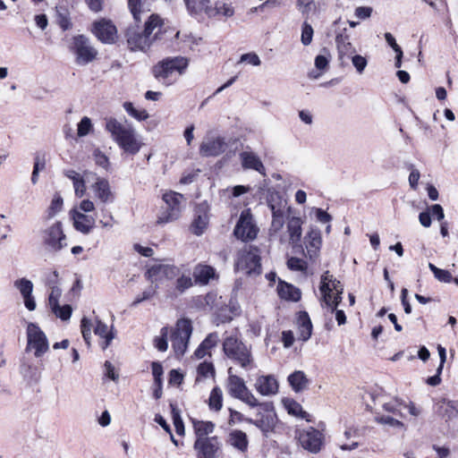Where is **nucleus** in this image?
Returning <instances> with one entry per match:
<instances>
[{"label": "nucleus", "instance_id": "nucleus-1", "mask_svg": "<svg viewBox=\"0 0 458 458\" xmlns=\"http://www.w3.org/2000/svg\"><path fill=\"white\" fill-rule=\"evenodd\" d=\"M163 22L157 14H151L145 23L143 31L131 27L126 31L128 47L132 51H147L156 40H161Z\"/></svg>", "mask_w": 458, "mask_h": 458}, {"label": "nucleus", "instance_id": "nucleus-2", "mask_svg": "<svg viewBox=\"0 0 458 458\" xmlns=\"http://www.w3.org/2000/svg\"><path fill=\"white\" fill-rule=\"evenodd\" d=\"M105 128L125 153L135 155L141 148L143 143L131 126L124 125L115 118L107 117L105 118Z\"/></svg>", "mask_w": 458, "mask_h": 458}, {"label": "nucleus", "instance_id": "nucleus-3", "mask_svg": "<svg viewBox=\"0 0 458 458\" xmlns=\"http://www.w3.org/2000/svg\"><path fill=\"white\" fill-rule=\"evenodd\" d=\"M225 355L244 369L255 368L251 347L235 335H228L223 341Z\"/></svg>", "mask_w": 458, "mask_h": 458}, {"label": "nucleus", "instance_id": "nucleus-4", "mask_svg": "<svg viewBox=\"0 0 458 458\" xmlns=\"http://www.w3.org/2000/svg\"><path fill=\"white\" fill-rule=\"evenodd\" d=\"M267 204L272 212V221L268 230L270 238L277 240L284 244L287 242L286 234L282 233L284 225L286 202L278 193L271 194Z\"/></svg>", "mask_w": 458, "mask_h": 458}, {"label": "nucleus", "instance_id": "nucleus-5", "mask_svg": "<svg viewBox=\"0 0 458 458\" xmlns=\"http://www.w3.org/2000/svg\"><path fill=\"white\" fill-rule=\"evenodd\" d=\"M319 291L321 304L334 310L342 301L344 286L329 271H326L320 278Z\"/></svg>", "mask_w": 458, "mask_h": 458}, {"label": "nucleus", "instance_id": "nucleus-6", "mask_svg": "<svg viewBox=\"0 0 458 458\" xmlns=\"http://www.w3.org/2000/svg\"><path fill=\"white\" fill-rule=\"evenodd\" d=\"M188 64L189 60L186 57L166 58L154 66L153 73L159 81L170 84L175 80L174 74H182L188 67Z\"/></svg>", "mask_w": 458, "mask_h": 458}, {"label": "nucleus", "instance_id": "nucleus-7", "mask_svg": "<svg viewBox=\"0 0 458 458\" xmlns=\"http://www.w3.org/2000/svg\"><path fill=\"white\" fill-rule=\"evenodd\" d=\"M192 329L191 321L187 318L179 319L175 327L170 328V341L177 356H182L185 353Z\"/></svg>", "mask_w": 458, "mask_h": 458}, {"label": "nucleus", "instance_id": "nucleus-8", "mask_svg": "<svg viewBox=\"0 0 458 458\" xmlns=\"http://www.w3.org/2000/svg\"><path fill=\"white\" fill-rule=\"evenodd\" d=\"M165 206L157 216V223L165 225L177 220L182 213V203L183 196L175 191H169L163 194Z\"/></svg>", "mask_w": 458, "mask_h": 458}, {"label": "nucleus", "instance_id": "nucleus-9", "mask_svg": "<svg viewBox=\"0 0 458 458\" xmlns=\"http://www.w3.org/2000/svg\"><path fill=\"white\" fill-rule=\"evenodd\" d=\"M232 368L228 369L227 391L229 394L245 403L250 407L260 405L255 395L249 390L244 380L239 376L231 374Z\"/></svg>", "mask_w": 458, "mask_h": 458}, {"label": "nucleus", "instance_id": "nucleus-10", "mask_svg": "<svg viewBox=\"0 0 458 458\" xmlns=\"http://www.w3.org/2000/svg\"><path fill=\"white\" fill-rule=\"evenodd\" d=\"M81 328L84 341L88 345L90 344L89 339L91 335V329L93 328L95 335L103 339V342L101 343L103 350L106 349L114 338V335L109 329L108 326L98 318H96L93 324L88 318H83L81 319Z\"/></svg>", "mask_w": 458, "mask_h": 458}, {"label": "nucleus", "instance_id": "nucleus-11", "mask_svg": "<svg viewBox=\"0 0 458 458\" xmlns=\"http://www.w3.org/2000/svg\"><path fill=\"white\" fill-rule=\"evenodd\" d=\"M42 242L47 250L54 252L67 247V238L60 221H55L42 231Z\"/></svg>", "mask_w": 458, "mask_h": 458}, {"label": "nucleus", "instance_id": "nucleus-12", "mask_svg": "<svg viewBox=\"0 0 458 458\" xmlns=\"http://www.w3.org/2000/svg\"><path fill=\"white\" fill-rule=\"evenodd\" d=\"M259 231L250 209H243L233 229L234 236L242 242H250L257 238Z\"/></svg>", "mask_w": 458, "mask_h": 458}, {"label": "nucleus", "instance_id": "nucleus-13", "mask_svg": "<svg viewBox=\"0 0 458 458\" xmlns=\"http://www.w3.org/2000/svg\"><path fill=\"white\" fill-rule=\"evenodd\" d=\"M295 437L301 446L311 454L319 453L324 445V434L313 427L297 429Z\"/></svg>", "mask_w": 458, "mask_h": 458}, {"label": "nucleus", "instance_id": "nucleus-14", "mask_svg": "<svg viewBox=\"0 0 458 458\" xmlns=\"http://www.w3.org/2000/svg\"><path fill=\"white\" fill-rule=\"evenodd\" d=\"M235 266L238 271H243L248 275H259L261 264L259 249L250 246L242 250L238 255Z\"/></svg>", "mask_w": 458, "mask_h": 458}, {"label": "nucleus", "instance_id": "nucleus-15", "mask_svg": "<svg viewBox=\"0 0 458 458\" xmlns=\"http://www.w3.org/2000/svg\"><path fill=\"white\" fill-rule=\"evenodd\" d=\"M72 50L76 56V63L80 65L91 63L98 55L97 49L83 35H78L72 38Z\"/></svg>", "mask_w": 458, "mask_h": 458}, {"label": "nucleus", "instance_id": "nucleus-16", "mask_svg": "<svg viewBox=\"0 0 458 458\" xmlns=\"http://www.w3.org/2000/svg\"><path fill=\"white\" fill-rule=\"evenodd\" d=\"M27 349L34 350V355L37 358L45 354L48 349L49 344L45 333L35 323H29L27 326Z\"/></svg>", "mask_w": 458, "mask_h": 458}, {"label": "nucleus", "instance_id": "nucleus-17", "mask_svg": "<svg viewBox=\"0 0 458 458\" xmlns=\"http://www.w3.org/2000/svg\"><path fill=\"white\" fill-rule=\"evenodd\" d=\"M180 269L172 264H155L149 267L146 272V277L152 284H163L178 276Z\"/></svg>", "mask_w": 458, "mask_h": 458}, {"label": "nucleus", "instance_id": "nucleus-18", "mask_svg": "<svg viewBox=\"0 0 458 458\" xmlns=\"http://www.w3.org/2000/svg\"><path fill=\"white\" fill-rule=\"evenodd\" d=\"M221 448V443L216 437L197 438L194 449L198 458H216Z\"/></svg>", "mask_w": 458, "mask_h": 458}, {"label": "nucleus", "instance_id": "nucleus-19", "mask_svg": "<svg viewBox=\"0 0 458 458\" xmlns=\"http://www.w3.org/2000/svg\"><path fill=\"white\" fill-rule=\"evenodd\" d=\"M304 242L307 250L306 257L311 260H316L322 245L320 230L311 226L304 238Z\"/></svg>", "mask_w": 458, "mask_h": 458}, {"label": "nucleus", "instance_id": "nucleus-20", "mask_svg": "<svg viewBox=\"0 0 458 458\" xmlns=\"http://www.w3.org/2000/svg\"><path fill=\"white\" fill-rule=\"evenodd\" d=\"M94 35L105 44H113L117 38L116 27L110 21L101 20L94 23Z\"/></svg>", "mask_w": 458, "mask_h": 458}, {"label": "nucleus", "instance_id": "nucleus-21", "mask_svg": "<svg viewBox=\"0 0 458 458\" xmlns=\"http://www.w3.org/2000/svg\"><path fill=\"white\" fill-rule=\"evenodd\" d=\"M189 14L198 21H205L212 13V0H183Z\"/></svg>", "mask_w": 458, "mask_h": 458}, {"label": "nucleus", "instance_id": "nucleus-22", "mask_svg": "<svg viewBox=\"0 0 458 458\" xmlns=\"http://www.w3.org/2000/svg\"><path fill=\"white\" fill-rule=\"evenodd\" d=\"M13 286L19 291L26 309L30 311L35 310L37 304L32 294L34 287L33 283L30 280L23 277L15 280L13 282Z\"/></svg>", "mask_w": 458, "mask_h": 458}, {"label": "nucleus", "instance_id": "nucleus-23", "mask_svg": "<svg viewBox=\"0 0 458 458\" xmlns=\"http://www.w3.org/2000/svg\"><path fill=\"white\" fill-rule=\"evenodd\" d=\"M226 142L223 137H208L199 147V154L203 157H216L226 149Z\"/></svg>", "mask_w": 458, "mask_h": 458}, {"label": "nucleus", "instance_id": "nucleus-24", "mask_svg": "<svg viewBox=\"0 0 458 458\" xmlns=\"http://www.w3.org/2000/svg\"><path fill=\"white\" fill-rule=\"evenodd\" d=\"M95 198L101 204L112 203L114 200V193L111 190L109 182L102 177H97L96 182L90 186Z\"/></svg>", "mask_w": 458, "mask_h": 458}, {"label": "nucleus", "instance_id": "nucleus-25", "mask_svg": "<svg viewBox=\"0 0 458 458\" xmlns=\"http://www.w3.org/2000/svg\"><path fill=\"white\" fill-rule=\"evenodd\" d=\"M335 44L339 59L343 63L345 60H349L356 53V49L350 40V35L347 33L346 29H344L342 32L336 35Z\"/></svg>", "mask_w": 458, "mask_h": 458}, {"label": "nucleus", "instance_id": "nucleus-26", "mask_svg": "<svg viewBox=\"0 0 458 458\" xmlns=\"http://www.w3.org/2000/svg\"><path fill=\"white\" fill-rule=\"evenodd\" d=\"M70 215L73 221V226L78 232L89 234L95 227L96 219L93 216L83 214L76 209H72Z\"/></svg>", "mask_w": 458, "mask_h": 458}, {"label": "nucleus", "instance_id": "nucleus-27", "mask_svg": "<svg viewBox=\"0 0 458 458\" xmlns=\"http://www.w3.org/2000/svg\"><path fill=\"white\" fill-rule=\"evenodd\" d=\"M208 206L199 204L195 209L194 218L191 225V233L197 236L203 234L208 225Z\"/></svg>", "mask_w": 458, "mask_h": 458}, {"label": "nucleus", "instance_id": "nucleus-28", "mask_svg": "<svg viewBox=\"0 0 458 458\" xmlns=\"http://www.w3.org/2000/svg\"><path fill=\"white\" fill-rule=\"evenodd\" d=\"M255 389L264 396H270L277 394L278 383L274 376H259L255 382Z\"/></svg>", "mask_w": 458, "mask_h": 458}, {"label": "nucleus", "instance_id": "nucleus-29", "mask_svg": "<svg viewBox=\"0 0 458 458\" xmlns=\"http://www.w3.org/2000/svg\"><path fill=\"white\" fill-rule=\"evenodd\" d=\"M240 159L243 169L254 170L262 175H266V168L256 153L252 151H243L240 154Z\"/></svg>", "mask_w": 458, "mask_h": 458}, {"label": "nucleus", "instance_id": "nucleus-30", "mask_svg": "<svg viewBox=\"0 0 458 458\" xmlns=\"http://www.w3.org/2000/svg\"><path fill=\"white\" fill-rule=\"evenodd\" d=\"M302 235V220L298 216H292L287 221V242L293 246L299 244Z\"/></svg>", "mask_w": 458, "mask_h": 458}, {"label": "nucleus", "instance_id": "nucleus-31", "mask_svg": "<svg viewBox=\"0 0 458 458\" xmlns=\"http://www.w3.org/2000/svg\"><path fill=\"white\" fill-rule=\"evenodd\" d=\"M226 444L237 450L239 453L244 454L248 451L249 439L245 432L239 429H233L228 434Z\"/></svg>", "mask_w": 458, "mask_h": 458}, {"label": "nucleus", "instance_id": "nucleus-32", "mask_svg": "<svg viewBox=\"0 0 458 458\" xmlns=\"http://www.w3.org/2000/svg\"><path fill=\"white\" fill-rule=\"evenodd\" d=\"M193 277L197 284L207 285L210 280L216 279L218 276L214 267L198 264L193 269Z\"/></svg>", "mask_w": 458, "mask_h": 458}, {"label": "nucleus", "instance_id": "nucleus-33", "mask_svg": "<svg viewBox=\"0 0 458 458\" xmlns=\"http://www.w3.org/2000/svg\"><path fill=\"white\" fill-rule=\"evenodd\" d=\"M64 174L72 182L75 196L78 198L83 197L87 190L84 176L90 174V173L85 172L84 175H81L72 169H66L64 170Z\"/></svg>", "mask_w": 458, "mask_h": 458}, {"label": "nucleus", "instance_id": "nucleus-34", "mask_svg": "<svg viewBox=\"0 0 458 458\" xmlns=\"http://www.w3.org/2000/svg\"><path fill=\"white\" fill-rule=\"evenodd\" d=\"M219 340L216 333L209 334L194 352L196 359H202L206 355L210 356V351L217 344Z\"/></svg>", "mask_w": 458, "mask_h": 458}, {"label": "nucleus", "instance_id": "nucleus-35", "mask_svg": "<svg viewBox=\"0 0 458 458\" xmlns=\"http://www.w3.org/2000/svg\"><path fill=\"white\" fill-rule=\"evenodd\" d=\"M128 5L136 22L150 11V0H128Z\"/></svg>", "mask_w": 458, "mask_h": 458}, {"label": "nucleus", "instance_id": "nucleus-36", "mask_svg": "<svg viewBox=\"0 0 458 458\" xmlns=\"http://www.w3.org/2000/svg\"><path fill=\"white\" fill-rule=\"evenodd\" d=\"M299 338L302 341L310 339L312 333V324L307 312L301 311L298 317Z\"/></svg>", "mask_w": 458, "mask_h": 458}, {"label": "nucleus", "instance_id": "nucleus-37", "mask_svg": "<svg viewBox=\"0 0 458 458\" xmlns=\"http://www.w3.org/2000/svg\"><path fill=\"white\" fill-rule=\"evenodd\" d=\"M438 412L446 421L451 420L458 415V403L442 400L438 403Z\"/></svg>", "mask_w": 458, "mask_h": 458}, {"label": "nucleus", "instance_id": "nucleus-38", "mask_svg": "<svg viewBox=\"0 0 458 458\" xmlns=\"http://www.w3.org/2000/svg\"><path fill=\"white\" fill-rule=\"evenodd\" d=\"M288 382L295 392L305 390L310 383L303 371L297 370L288 377Z\"/></svg>", "mask_w": 458, "mask_h": 458}, {"label": "nucleus", "instance_id": "nucleus-39", "mask_svg": "<svg viewBox=\"0 0 458 458\" xmlns=\"http://www.w3.org/2000/svg\"><path fill=\"white\" fill-rule=\"evenodd\" d=\"M278 294L281 298L290 301H299L301 292L298 288L284 282H280L277 287Z\"/></svg>", "mask_w": 458, "mask_h": 458}, {"label": "nucleus", "instance_id": "nucleus-40", "mask_svg": "<svg viewBox=\"0 0 458 458\" xmlns=\"http://www.w3.org/2000/svg\"><path fill=\"white\" fill-rule=\"evenodd\" d=\"M53 279H49V284L53 285L51 286V291L48 296V305L50 309H56L59 305L58 301L62 295V290L57 285H55L58 278L57 271L53 272Z\"/></svg>", "mask_w": 458, "mask_h": 458}, {"label": "nucleus", "instance_id": "nucleus-41", "mask_svg": "<svg viewBox=\"0 0 458 458\" xmlns=\"http://www.w3.org/2000/svg\"><path fill=\"white\" fill-rule=\"evenodd\" d=\"M212 13L208 14V19L215 18L217 15H222L225 18L232 17L234 14V9L230 4L217 2L215 5L211 4Z\"/></svg>", "mask_w": 458, "mask_h": 458}, {"label": "nucleus", "instance_id": "nucleus-42", "mask_svg": "<svg viewBox=\"0 0 458 458\" xmlns=\"http://www.w3.org/2000/svg\"><path fill=\"white\" fill-rule=\"evenodd\" d=\"M174 38L179 43L182 44L183 47H188L191 50L194 49L196 46L199 45L201 40L200 38H197L193 36L191 32H183V31H176L174 34Z\"/></svg>", "mask_w": 458, "mask_h": 458}, {"label": "nucleus", "instance_id": "nucleus-43", "mask_svg": "<svg viewBox=\"0 0 458 458\" xmlns=\"http://www.w3.org/2000/svg\"><path fill=\"white\" fill-rule=\"evenodd\" d=\"M193 428L197 438L208 437V436L214 431L215 425L210 421L193 420Z\"/></svg>", "mask_w": 458, "mask_h": 458}, {"label": "nucleus", "instance_id": "nucleus-44", "mask_svg": "<svg viewBox=\"0 0 458 458\" xmlns=\"http://www.w3.org/2000/svg\"><path fill=\"white\" fill-rule=\"evenodd\" d=\"M215 377V368L211 362H201L197 368V377L196 381L199 382L202 379H206L208 377L214 378Z\"/></svg>", "mask_w": 458, "mask_h": 458}, {"label": "nucleus", "instance_id": "nucleus-45", "mask_svg": "<svg viewBox=\"0 0 458 458\" xmlns=\"http://www.w3.org/2000/svg\"><path fill=\"white\" fill-rule=\"evenodd\" d=\"M208 405L211 410L216 411L221 410L223 405V392L220 387L216 386L212 389L208 398Z\"/></svg>", "mask_w": 458, "mask_h": 458}, {"label": "nucleus", "instance_id": "nucleus-46", "mask_svg": "<svg viewBox=\"0 0 458 458\" xmlns=\"http://www.w3.org/2000/svg\"><path fill=\"white\" fill-rule=\"evenodd\" d=\"M285 407L289 414L293 416L305 419L307 421H310V414L302 410V407L300 403L294 401H289L285 403Z\"/></svg>", "mask_w": 458, "mask_h": 458}, {"label": "nucleus", "instance_id": "nucleus-47", "mask_svg": "<svg viewBox=\"0 0 458 458\" xmlns=\"http://www.w3.org/2000/svg\"><path fill=\"white\" fill-rule=\"evenodd\" d=\"M170 334V328L167 327H162L160 335L156 336L154 339L155 347L160 352H165L168 348V336Z\"/></svg>", "mask_w": 458, "mask_h": 458}, {"label": "nucleus", "instance_id": "nucleus-48", "mask_svg": "<svg viewBox=\"0 0 458 458\" xmlns=\"http://www.w3.org/2000/svg\"><path fill=\"white\" fill-rule=\"evenodd\" d=\"M297 6L299 11L306 15L307 19L317 11V4L314 0H298Z\"/></svg>", "mask_w": 458, "mask_h": 458}, {"label": "nucleus", "instance_id": "nucleus-49", "mask_svg": "<svg viewBox=\"0 0 458 458\" xmlns=\"http://www.w3.org/2000/svg\"><path fill=\"white\" fill-rule=\"evenodd\" d=\"M123 107L130 115H131L138 121H144L148 118V114L145 109H137L133 106L132 103L131 102H125L123 104Z\"/></svg>", "mask_w": 458, "mask_h": 458}, {"label": "nucleus", "instance_id": "nucleus-50", "mask_svg": "<svg viewBox=\"0 0 458 458\" xmlns=\"http://www.w3.org/2000/svg\"><path fill=\"white\" fill-rule=\"evenodd\" d=\"M64 199L59 193H55L47 208V217L52 218L63 208Z\"/></svg>", "mask_w": 458, "mask_h": 458}, {"label": "nucleus", "instance_id": "nucleus-51", "mask_svg": "<svg viewBox=\"0 0 458 458\" xmlns=\"http://www.w3.org/2000/svg\"><path fill=\"white\" fill-rule=\"evenodd\" d=\"M375 420L377 422H378L382 425H387V426L394 428L405 429V425L402 421H400L389 415L377 416Z\"/></svg>", "mask_w": 458, "mask_h": 458}, {"label": "nucleus", "instance_id": "nucleus-52", "mask_svg": "<svg viewBox=\"0 0 458 458\" xmlns=\"http://www.w3.org/2000/svg\"><path fill=\"white\" fill-rule=\"evenodd\" d=\"M428 267L438 281L444 283H450L452 281L453 277L449 271L440 269L432 263H428Z\"/></svg>", "mask_w": 458, "mask_h": 458}, {"label": "nucleus", "instance_id": "nucleus-53", "mask_svg": "<svg viewBox=\"0 0 458 458\" xmlns=\"http://www.w3.org/2000/svg\"><path fill=\"white\" fill-rule=\"evenodd\" d=\"M246 420L259 428L263 432L270 431L274 426V417L272 415H267L266 418H262L256 421H253L250 419Z\"/></svg>", "mask_w": 458, "mask_h": 458}, {"label": "nucleus", "instance_id": "nucleus-54", "mask_svg": "<svg viewBox=\"0 0 458 458\" xmlns=\"http://www.w3.org/2000/svg\"><path fill=\"white\" fill-rule=\"evenodd\" d=\"M314 30L311 27V25L307 21H304L301 26V41L304 46H309L312 42Z\"/></svg>", "mask_w": 458, "mask_h": 458}, {"label": "nucleus", "instance_id": "nucleus-55", "mask_svg": "<svg viewBox=\"0 0 458 458\" xmlns=\"http://www.w3.org/2000/svg\"><path fill=\"white\" fill-rule=\"evenodd\" d=\"M192 285L193 282L191 277L190 276L182 275L175 282V291L179 293H182Z\"/></svg>", "mask_w": 458, "mask_h": 458}, {"label": "nucleus", "instance_id": "nucleus-56", "mask_svg": "<svg viewBox=\"0 0 458 458\" xmlns=\"http://www.w3.org/2000/svg\"><path fill=\"white\" fill-rule=\"evenodd\" d=\"M382 406L386 411L403 417V413L401 412L403 403L400 400L393 399L389 402L383 403Z\"/></svg>", "mask_w": 458, "mask_h": 458}, {"label": "nucleus", "instance_id": "nucleus-57", "mask_svg": "<svg viewBox=\"0 0 458 458\" xmlns=\"http://www.w3.org/2000/svg\"><path fill=\"white\" fill-rule=\"evenodd\" d=\"M92 123H91V120L87 117V116H84L81 122L78 123V129H77V134L79 137H84L86 135H88L90 131L92 130Z\"/></svg>", "mask_w": 458, "mask_h": 458}, {"label": "nucleus", "instance_id": "nucleus-58", "mask_svg": "<svg viewBox=\"0 0 458 458\" xmlns=\"http://www.w3.org/2000/svg\"><path fill=\"white\" fill-rule=\"evenodd\" d=\"M350 59L352 60V65L355 67L357 72L361 74L368 65V60L366 57L353 54Z\"/></svg>", "mask_w": 458, "mask_h": 458}, {"label": "nucleus", "instance_id": "nucleus-59", "mask_svg": "<svg viewBox=\"0 0 458 458\" xmlns=\"http://www.w3.org/2000/svg\"><path fill=\"white\" fill-rule=\"evenodd\" d=\"M287 267L293 271H305L307 263L301 259L292 257L287 260Z\"/></svg>", "mask_w": 458, "mask_h": 458}, {"label": "nucleus", "instance_id": "nucleus-60", "mask_svg": "<svg viewBox=\"0 0 458 458\" xmlns=\"http://www.w3.org/2000/svg\"><path fill=\"white\" fill-rule=\"evenodd\" d=\"M53 313L62 320H68L71 318L72 315V307L68 304L60 306L58 305V308L56 309H51Z\"/></svg>", "mask_w": 458, "mask_h": 458}, {"label": "nucleus", "instance_id": "nucleus-61", "mask_svg": "<svg viewBox=\"0 0 458 458\" xmlns=\"http://www.w3.org/2000/svg\"><path fill=\"white\" fill-rule=\"evenodd\" d=\"M409 170L411 171L408 179L410 187L413 190H416L418 188V182L420 178V173L417 168H415L413 165H409Z\"/></svg>", "mask_w": 458, "mask_h": 458}, {"label": "nucleus", "instance_id": "nucleus-62", "mask_svg": "<svg viewBox=\"0 0 458 458\" xmlns=\"http://www.w3.org/2000/svg\"><path fill=\"white\" fill-rule=\"evenodd\" d=\"M240 62H245L253 66H259L261 64L259 56L253 52L242 55Z\"/></svg>", "mask_w": 458, "mask_h": 458}, {"label": "nucleus", "instance_id": "nucleus-63", "mask_svg": "<svg viewBox=\"0 0 458 458\" xmlns=\"http://www.w3.org/2000/svg\"><path fill=\"white\" fill-rule=\"evenodd\" d=\"M152 374L154 377V381L157 386L159 388L162 387V375H163V367L158 362H152Z\"/></svg>", "mask_w": 458, "mask_h": 458}, {"label": "nucleus", "instance_id": "nucleus-64", "mask_svg": "<svg viewBox=\"0 0 458 458\" xmlns=\"http://www.w3.org/2000/svg\"><path fill=\"white\" fill-rule=\"evenodd\" d=\"M94 159L97 165L104 168H107L109 164L108 157L103 152L98 149L95 150Z\"/></svg>", "mask_w": 458, "mask_h": 458}]
</instances>
